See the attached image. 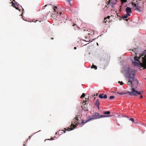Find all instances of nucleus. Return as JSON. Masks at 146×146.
Listing matches in <instances>:
<instances>
[{"label": "nucleus", "instance_id": "1", "mask_svg": "<svg viewBox=\"0 0 146 146\" xmlns=\"http://www.w3.org/2000/svg\"><path fill=\"white\" fill-rule=\"evenodd\" d=\"M135 74L134 71L132 70L130 68H128L125 72V77L127 78L128 82L131 84V86L132 88L131 89V92L127 91L125 93L117 92L118 94L121 95L129 94L131 96H137L141 95V93L140 91L137 90L134 88V86L133 84V82L136 83L137 85L138 83V81L135 78ZM135 83H133L134 84Z\"/></svg>", "mask_w": 146, "mask_h": 146}, {"label": "nucleus", "instance_id": "2", "mask_svg": "<svg viewBox=\"0 0 146 146\" xmlns=\"http://www.w3.org/2000/svg\"><path fill=\"white\" fill-rule=\"evenodd\" d=\"M81 114L80 112H78L77 113V115H76V117L74 119V121L71 122V124L70 126V127H68L67 129H66V128L65 129V131L63 130H62V131H63V132H61L62 133H65V131H69L74 129L78 125V124H80V125L84 124L85 123H84L85 122L82 119V121L81 122L80 121L81 119Z\"/></svg>", "mask_w": 146, "mask_h": 146}, {"label": "nucleus", "instance_id": "3", "mask_svg": "<svg viewBox=\"0 0 146 146\" xmlns=\"http://www.w3.org/2000/svg\"><path fill=\"white\" fill-rule=\"evenodd\" d=\"M12 6L15 8L16 9L18 10L19 11H21V10H22V12L21 15V16H22V19L24 21H27V19L25 18V17L23 16V13L24 12V9L22 8V6L20 5L19 4L17 3V2H12Z\"/></svg>", "mask_w": 146, "mask_h": 146}, {"label": "nucleus", "instance_id": "4", "mask_svg": "<svg viewBox=\"0 0 146 146\" xmlns=\"http://www.w3.org/2000/svg\"><path fill=\"white\" fill-rule=\"evenodd\" d=\"M101 118V115H100L98 113H95L94 114L92 115L91 117H88L87 119L86 120L84 123L89 122L90 121L93 120L95 119H98Z\"/></svg>", "mask_w": 146, "mask_h": 146}, {"label": "nucleus", "instance_id": "5", "mask_svg": "<svg viewBox=\"0 0 146 146\" xmlns=\"http://www.w3.org/2000/svg\"><path fill=\"white\" fill-rule=\"evenodd\" d=\"M132 5V6L134 8L135 11H137L139 12H140L141 11V7L139 5V3L137 2V1L136 2H133Z\"/></svg>", "mask_w": 146, "mask_h": 146}, {"label": "nucleus", "instance_id": "6", "mask_svg": "<svg viewBox=\"0 0 146 146\" xmlns=\"http://www.w3.org/2000/svg\"><path fill=\"white\" fill-rule=\"evenodd\" d=\"M125 11L126 13L129 15H131V13L132 12V9L129 7H127L125 8Z\"/></svg>", "mask_w": 146, "mask_h": 146}, {"label": "nucleus", "instance_id": "7", "mask_svg": "<svg viewBox=\"0 0 146 146\" xmlns=\"http://www.w3.org/2000/svg\"><path fill=\"white\" fill-rule=\"evenodd\" d=\"M100 102L99 101V99H97L95 102L94 105L96 106L97 108H98V109L99 110L100 108Z\"/></svg>", "mask_w": 146, "mask_h": 146}, {"label": "nucleus", "instance_id": "8", "mask_svg": "<svg viewBox=\"0 0 146 146\" xmlns=\"http://www.w3.org/2000/svg\"><path fill=\"white\" fill-rule=\"evenodd\" d=\"M140 61L135 58H134V60L132 62V63L134 66H136L137 65L136 63H138L140 62Z\"/></svg>", "mask_w": 146, "mask_h": 146}, {"label": "nucleus", "instance_id": "9", "mask_svg": "<svg viewBox=\"0 0 146 146\" xmlns=\"http://www.w3.org/2000/svg\"><path fill=\"white\" fill-rule=\"evenodd\" d=\"M103 113L105 115H109L110 113V112L109 111H104L103 112Z\"/></svg>", "mask_w": 146, "mask_h": 146}, {"label": "nucleus", "instance_id": "10", "mask_svg": "<svg viewBox=\"0 0 146 146\" xmlns=\"http://www.w3.org/2000/svg\"><path fill=\"white\" fill-rule=\"evenodd\" d=\"M109 4L111 6L113 7L114 5V2L110 1H109Z\"/></svg>", "mask_w": 146, "mask_h": 146}, {"label": "nucleus", "instance_id": "11", "mask_svg": "<svg viewBox=\"0 0 146 146\" xmlns=\"http://www.w3.org/2000/svg\"><path fill=\"white\" fill-rule=\"evenodd\" d=\"M130 15H129L127 14L126 13V14H125L124 15L122 16V17L123 19H126L128 17L130 16Z\"/></svg>", "mask_w": 146, "mask_h": 146}, {"label": "nucleus", "instance_id": "12", "mask_svg": "<svg viewBox=\"0 0 146 146\" xmlns=\"http://www.w3.org/2000/svg\"><path fill=\"white\" fill-rule=\"evenodd\" d=\"M110 18V17L109 16H108L107 17L105 18L104 19V22L106 23L108 21L106 19H109Z\"/></svg>", "mask_w": 146, "mask_h": 146}, {"label": "nucleus", "instance_id": "13", "mask_svg": "<svg viewBox=\"0 0 146 146\" xmlns=\"http://www.w3.org/2000/svg\"><path fill=\"white\" fill-rule=\"evenodd\" d=\"M111 115H101V118H104L106 117H111Z\"/></svg>", "mask_w": 146, "mask_h": 146}, {"label": "nucleus", "instance_id": "14", "mask_svg": "<svg viewBox=\"0 0 146 146\" xmlns=\"http://www.w3.org/2000/svg\"><path fill=\"white\" fill-rule=\"evenodd\" d=\"M91 68H94L95 70H96L97 68V66L95 65H94L93 64L91 66Z\"/></svg>", "mask_w": 146, "mask_h": 146}, {"label": "nucleus", "instance_id": "15", "mask_svg": "<svg viewBox=\"0 0 146 146\" xmlns=\"http://www.w3.org/2000/svg\"><path fill=\"white\" fill-rule=\"evenodd\" d=\"M104 94H100L99 95V97L101 99L104 98Z\"/></svg>", "mask_w": 146, "mask_h": 146}, {"label": "nucleus", "instance_id": "16", "mask_svg": "<svg viewBox=\"0 0 146 146\" xmlns=\"http://www.w3.org/2000/svg\"><path fill=\"white\" fill-rule=\"evenodd\" d=\"M136 64L137 65L136 66L140 68H142L143 67V66L142 65L140 64L139 63H136Z\"/></svg>", "mask_w": 146, "mask_h": 146}, {"label": "nucleus", "instance_id": "17", "mask_svg": "<svg viewBox=\"0 0 146 146\" xmlns=\"http://www.w3.org/2000/svg\"><path fill=\"white\" fill-rule=\"evenodd\" d=\"M133 52H135V54H137V49L136 48H134L132 50Z\"/></svg>", "mask_w": 146, "mask_h": 146}, {"label": "nucleus", "instance_id": "18", "mask_svg": "<svg viewBox=\"0 0 146 146\" xmlns=\"http://www.w3.org/2000/svg\"><path fill=\"white\" fill-rule=\"evenodd\" d=\"M92 31L93 32V35H95L96 33H97L98 32L97 31H96L94 30H92Z\"/></svg>", "mask_w": 146, "mask_h": 146}, {"label": "nucleus", "instance_id": "19", "mask_svg": "<svg viewBox=\"0 0 146 146\" xmlns=\"http://www.w3.org/2000/svg\"><path fill=\"white\" fill-rule=\"evenodd\" d=\"M142 54L143 55H146V50H145L143 51Z\"/></svg>", "mask_w": 146, "mask_h": 146}, {"label": "nucleus", "instance_id": "20", "mask_svg": "<svg viewBox=\"0 0 146 146\" xmlns=\"http://www.w3.org/2000/svg\"><path fill=\"white\" fill-rule=\"evenodd\" d=\"M85 96V94L84 93H83L81 96V98H84Z\"/></svg>", "mask_w": 146, "mask_h": 146}, {"label": "nucleus", "instance_id": "21", "mask_svg": "<svg viewBox=\"0 0 146 146\" xmlns=\"http://www.w3.org/2000/svg\"><path fill=\"white\" fill-rule=\"evenodd\" d=\"M121 1L122 3H125L127 2V0H121Z\"/></svg>", "mask_w": 146, "mask_h": 146}, {"label": "nucleus", "instance_id": "22", "mask_svg": "<svg viewBox=\"0 0 146 146\" xmlns=\"http://www.w3.org/2000/svg\"><path fill=\"white\" fill-rule=\"evenodd\" d=\"M115 98L114 96H111L109 98L110 99H112L114 98Z\"/></svg>", "mask_w": 146, "mask_h": 146}, {"label": "nucleus", "instance_id": "23", "mask_svg": "<svg viewBox=\"0 0 146 146\" xmlns=\"http://www.w3.org/2000/svg\"><path fill=\"white\" fill-rule=\"evenodd\" d=\"M129 120L133 122H134V119L133 118H131L129 119Z\"/></svg>", "mask_w": 146, "mask_h": 146}, {"label": "nucleus", "instance_id": "24", "mask_svg": "<svg viewBox=\"0 0 146 146\" xmlns=\"http://www.w3.org/2000/svg\"><path fill=\"white\" fill-rule=\"evenodd\" d=\"M104 99H106L107 98V96L106 94H104Z\"/></svg>", "mask_w": 146, "mask_h": 146}, {"label": "nucleus", "instance_id": "25", "mask_svg": "<svg viewBox=\"0 0 146 146\" xmlns=\"http://www.w3.org/2000/svg\"><path fill=\"white\" fill-rule=\"evenodd\" d=\"M118 82L121 85H122L123 84V82L122 81H121V82L119 81Z\"/></svg>", "mask_w": 146, "mask_h": 146}, {"label": "nucleus", "instance_id": "26", "mask_svg": "<svg viewBox=\"0 0 146 146\" xmlns=\"http://www.w3.org/2000/svg\"><path fill=\"white\" fill-rule=\"evenodd\" d=\"M45 5L43 7V9H44L45 7H46L47 5Z\"/></svg>", "mask_w": 146, "mask_h": 146}, {"label": "nucleus", "instance_id": "27", "mask_svg": "<svg viewBox=\"0 0 146 146\" xmlns=\"http://www.w3.org/2000/svg\"><path fill=\"white\" fill-rule=\"evenodd\" d=\"M99 36H98L96 38H95L93 39L92 40V41H94L97 38H98Z\"/></svg>", "mask_w": 146, "mask_h": 146}, {"label": "nucleus", "instance_id": "28", "mask_svg": "<svg viewBox=\"0 0 146 146\" xmlns=\"http://www.w3.org/2000/svg\"><path fill=\"white\" fill-rule=\"evenodd\" d=\"M143 98V96L142 95H141L139 96V98L141 99H142Z\"/></svg>", "mask_w": 146, "mask_h": 146}, {"label": "nucleus", "instance_id": "29", "mask_svg": "<svg viewBox=\"0 0 146 146\" xmlns=\"http://www.w3.org/2000/svg\"><path fill=\"white\" fill-rule=\"evenodd\" d=\"M124 62V60H122L120 61V62L121 63H123Z\"/></svg>", "mask_w": 146, "mask_h": 146}, {"label": "nucleus", "instance_id": "30", "mask_svg": "<svg viewBox=\"0 0 146 146\" xmlns=\"http://www.w3.org/2000/svg\"><path fill=\"white\" fill-rule=\"evenodd\" d=\"M123 117H127L128 118H129V117L128 116H127L126 115H125V116H123Z\"/></svg>", "mask_w": 146, "mask_h": 146}, {"label": "nucleus", "instance_id": "31", "mask_svg": "<svg viewBox=\"0 0 146 146\" xmlns=\"http://www.w3.org/2000/svg\"><path fill=\"white\" fill-rule=\"evenodd\" d=\"M71 0H67V1L69 2V3L70 4V1H71Z\"/></svg>", "mask_w": 146, "mask_h": 146}, {"label": "nucleus", "instance_id": "32", "mask_svg": "<svg viewBox=\"0 0 146 146\" xmlns=\"http://www.w3.org/2000/svg\"><path fill=\"white\" fill-rule=\"evenodd\" d=\"M76 48H77V47H74V50H76Z\"/></svg>", "mask_w": 146, "mask_h": 146}, {"label": "nucleus", "instance_id": "33", "mask_svg": "<svg viewBox=\"0 0 146 146\" xmlns=\"http://www.w3.org/2000/svg\"><path fill=\"white\" fill-rule=\"evenodd\" d=\"M51 140H54V138L53 137H51Z\"/></svg>", "mask_w": 146, "mask_h": 146}, {"label": "nucleus", "instance_id": "34", "mask_svg": "<svg viewBox=\"0 0 146 146\" xmlns=\"http://www.w3.org/2000/svg\"><path fill=\"white\" fill-rule=\"evenodd\" d=\"M32 136H29V139H30V138H31V137H32Z\"/></svg>", "mask_w": 146, "mask_h": 146}, {"label": "nucleus", "instance_id": "35", "mask_svg": "<svg viewBox=\"0 0 146 146\" xmlns=\"http://www.w3.org/2000/svg\"><path fill=\"white\" fill-rule=\"evenodd\" d=\"M84 40V41H86V42H88V41H86V40Z\"/></svg>", "mask_w": 146, "mask_h": 146}, {"label": "nucleus", "instance_id": "36", "mask_svg": "<svg viewBox=\"0 0 146 146\" xmlns=\"http://www.w3.org/2000/svg\"><path fill=\"white\" fill-rule=\"evenodd\" d=\"M97 45L98 46H99L98 44V43H97Z\"/></svg>", "mask_w": 146, "mask_h": 146}, {"label": "nucleus", "instance_id": "37", "mask_svg": "<svg viewBox=\"0 0 146 146\" xmlns=\"http://www.w3.org/2000/svg\"><path fill=\"white\" fill-rule=\"evenodd\" d=\"M50 140V139H46L45 141L46 140Z\"/></svg>", "mask_w": 146, "mask_h": 146}, {"label": "nucleus", "instance_id": "38", "mask_svg": "<svg viewBox=\"0 0 146 146\" xmlns=\"http://www.w3.org/2000/svg\"><path fill=\"white\" fill-rule=\"evenodd\" d=\"M128 19H126V20H126V21H128Z\"/></svg>", "mask_w": 146, "mask_h": 146}, {"label": "nucleus", "instance_id": "39", "mask_svg": "<svg viewBox=\"0 0 146 146\" xmlns=\"http://www.w3.org/2000/svg\"><path fill=\"white\" fill-rule=\"evenodd\" d=\"M55 8L56 9H57V7L56 6H55Z\"/></svg>", "mask_w": 146, "mask_h": 146}, {"label": "nucleus", "instance_id": "40", "mask_svg": "<svg viewBox=\"0 0 146 146\" xmlns=\"http://www.w3.org/2000/svg\"><path fill=\"white\" fill-rule=\"evenodd\" d=\"M121 20V18H120V19H119V20L120 21Z\"/></svg>", "mask_w": 146, "mask_h": 146}, {"label": "nucleus", "instance_id": "41", "mask_svg": "<svg viewBox=\"0 0 146 146\" xmlns=\"http://www.w3.org/2000/svg\"><path fill=\"white\" fill-rule=\"evenodd\" d=\"M51 39H53V38H51Z\"/></svg>", "mask_w": 146, "mask_h": 146}, {"label": "nucleus", "instance_id": "42", "mask_svg": "<svg viewBox=\"0 0 146 146\" xmlns=\"http://www.w3.org/2000/svg\"><path fill=\"white\" fill-rule=\"evenodd\" d=\"M40 131V130H39V131H37V132H39V131Z\"/></svg>", "mask_w": 146, "mask_h": 146}, {"label": "nucleus", "instance_id": "43", "mask_svg": "<svg viewBox=\"0 0 146 146\" xmlns=\"http://www.w3.org/2000/svg\"><path fill=\"white\" fill-rule=\"evenodd\" d=\"M56 134H57V132L56 133Z\"/></svg>", "mask_w": 146, "mask_h": 146}, {"label": "nucleus", "instance_id": "44", "mask_svg": "<svg viewBox=\"0 0 146 146\" xmlns=\"http://www.w3.org/2000/svg\"><path fill=\"white\" fill-rule=\"evenodd\" d=\"M62 14V13H61L60 14V15H61V14Z\"/></svg>", "mask_w": 146, "mask_h": 146}, {"label": "nucleus", "instance_id": "45", "mask_svg": "<svg viewBox=\"0 0 146 146\" xmlns=\"http://www.w3.org/2000/svg\"><path fill=\"white\" fill-rule=\"evenodd\" d=\"M54 10L55 11H56V10L55 9H54Z\"/></svg>", "mask_w": 146, "mask_h": 146}, {"label": "nucleus", "instance_id": "46", "mask_svg": "<svg viewBox=\"0 0 146 146\" xmlns=\"http://www.w3.org/2000/svg\"><path fill=\"white\" fill-rule=\"evenodd\" d=\"M87 44H85L84 45H86Z\"/></svg>", "mask_w": 146, "mask_h": 146}, {"label": "nucleus", "instance_id": "47", "mask_svg": "<svg viewBox=\"0 0 146 146\" xmlns=\"http://www.w3.org/2000/svg\"><path fill=\"white\" fill-rule=\"evenodd\" d=\"M120 59H121V57H120Z\"/></svg>", "mask_w": 146, "mask_h": 146}, {"label": "nucleus", "instance_id": "48", "mask_svg": "<svg viewBox=\"0 0 146 146\" xmlns=\"http://www.w3.org/2000/svg\"><path fill=\"white\" fill-rule=\"evenodd\" d=\"M102 35H100V36H101Z\"/></svg>", "mask_w": 146, "mask_h": 146}, {"label": "nucleus", "instance_id": "49", "mask_svg": "<svg viewBox=\"0 0 146 146\" xmlns=\"http://www.w3.org/2000/svg\"><path fill=\"white\" fill-rule=\"evenodd\" d=\"M37 132H36V133H34V134H35V133H36Z\"/></svg>", "mask_w": 146, "mask_h": 146}, {"label": "nucleus", "instance_id": "50", "mask_svg": "<svg viewBox=\"0 0 146 146\" xmlns=\"http://www.w3.org/2000/svg\"><path fill=\"white\" fill-rule=\"evenodd\" d=\"M13 1H15V0H13Z\"/></svg>", "mask_w": 146, "mask_h": 146}, {"label": "nucleus", "instance_id": "51", "mask_svg": "<svg viewBox=\"0 0 146 146\" xmlns=\"http://www.w3.org/2000/svg\"><path fill=\"white\" fill-rule=\"evenodd\" d=\"M145 80H146V78H145Z\"/></svg>", "mask_w": 146, "mask_h": 146}]
</instances>
